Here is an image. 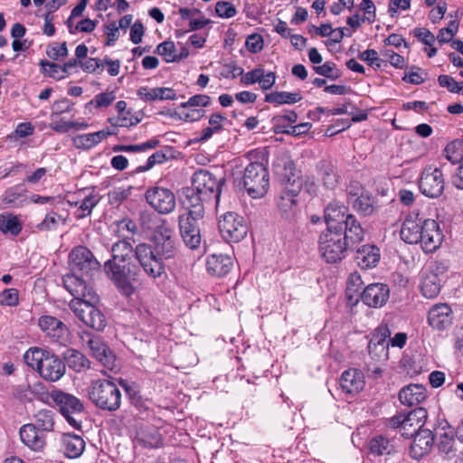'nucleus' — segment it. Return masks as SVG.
I'll list each match as a JSON object with an SVG mask.
<instances>
[{
	"label": "nucleus",
	"instance_id": "nucleus-1",
	"mask_svg": "<svg viewBox=\"0 0 463 463\" xmlns=\"http://www.w3.org/2000/svg\"><path fill=\"white\" fill-rule=\"evenodd\" d=\"M400 235L406 243H420L426 253L434 252L443 240L439 223L435 220L420 217L418 213H411L406 216Z\"/></svg>",
	"mask_w": 463,
	"mask_h": 463
},
{
	"label": "nucleus",
	"instance_id": "nucleus-25",
	"mask_svg": "<svg viewBox=\"0 0 463 463\" xmlns=\"http://www.w3.org/2000/svg\"><path fill=\"white\" fill-rule=\"evenodd\" d=\"M452 310L447 304L433 306L428 313L430 326L437 330H444L452 324Z\"/></svg>",
	"mask_w": 463,
	"mask_h": 463
},
{
	"label": "nucleus",
	"instance_id": "nucleus-51",
	"mask_svg": "<svg viewBox=\"0 0 463 463\" xmlns=\"http://www.w3.org/2000/svg\"><path fill=\"white\" fill-rule=\"evenodd\" d=\"M108 120L113 127L116 128H130L140 122L139 118L131 114L118 115V117L109 118Z\"/></svg>",
	"mask_w": 463,
	"mask_h": 463
},
{
	"label": "nucleus",
	"instance_id": "nucleus-45",
	"mask_svg": "<svg viewBox=\"0 0 463 463\" xmlns=\"http://www.w3.org/2000/svg\"><path fill=\"white\" fill-rule=\"evenodd\" d=\"M36 427L42 431H52L54 426L53 412L50 410H41L34 415Z\"/></svg>",
	"mask_w": 463,
	"mask_h": 463
},
{
	"label": "nucleus",
	"instance_id": "nucleus-33",
	"mask_svg": "<svg viewBox=\"0 0 463 463\" xmlns=\"http://www.w3.org/2000/svg\"><path fill=\"white\" fill-rule=\"evenodd\" d=\"M135 442L143 448H157L161 444V435L154 426H142L137 430Z\"/></svg>",
	"mask_w": 463,
	"mask_h": 463
},
{
	"label": "nucleus",
	"instance_id": "nucleus-5",
	"mask_svg": "<svg viewBox=\"0 0 463 463\" xmlns=\"http://www.w3.org/2000/svg\"><path fill=\"white\" fill-rule=\"evenodd\" d=\"M98 301L99 297L96 294L84 300H71L69 307L75 316L87 326L100 331L106 326V318L102 312L95 306Z\"/></svg>",
	"mask_w": 463,
	"mask_h": 463
},
{
	"label": "nucleus",
	"instance_id": "nucleus-64",
	"mask_svg": "<svg viewBox=\"0 0 463 463\" xmlns=\"http://www.w3.org/2000/svg\"><path fill=\"white\" fill-rule=\"evenodd\" d=\"M359 59L367 62L369 66L380 68L382 60L378 57V52L373 49H368L358 55Z\"/></svg>",
	"mask_w": 463,
	"mask_h": 463
},
{
	"label": "nucleus",
	"instance_id": "nucleus-18",
	"mask_svg": "<svg viewBox=\"0 0 463 463\" xmlns=\"http://www.w3.org/2000/svg\"><path fill=\"white\" fill-rule=\"evenodd\" d=\"M38 326L48 337L61 345H66L70 340L69 328L55 317L48 315L40 317Z\"/></svg>",
	"mask_w": 463,
	"mask_h": 463
},
{
	"label": "nucleus",
	"instance_id": "nucleus-13",
	"mask_svg": "<svg viewBox=\"0 0 463 463\" xmlns=\"http://www.w3.org/2000/svg\"><path fill=\"white\" fill-rule=\"evenodd\" d=\"M69 267L71 272L91 276L99 270L100 264L88 248L78 246L69 255Z\"/></svg>",
	"mask_w": 463,
	"mask_h": 463
},
{
	"label": "nucleus",
	"instance_id": "nucleus-42",
	"mask_svg": "<svg viewBox=\"0 0 463 463\" xmlns=\"http://www.w3.org/2000/svg\"><path fill=\"white\" fill-rule=\"evenodd\" d=\"M0 231L3 233H11L12 235L16 236L22 231V224L17 216L11 213H1Z\"/></svg>",
	"mask_w": 463,
	"mask_h": 463
},
{
	"label": "nucleus",
	"instance_id": "nucleus-28",
	"mask_svg": "<svg viewBox=\"0 0 463 463\" xmlns=\"http://www.w3.org/2000/svg\"><path fill=\"white\" fill-rule=\"evenodd\" d=\"M364 373L354 368L345 370L340 378V387L343 392L348 394H356L364 387Z\"/></svg>",
	"mask_w": 463,
	"mask_h": 463
},
{
	"label": "nucleus",
	"instance_id": "nucleus-15",
	"mask_svg": "<svg viewBox=\"0 0 463 463\" xmlns=\"http://www.w3.org/2000/svg\"><path fill=\"white\" fill-rule=\"evenodd\" d=\"M146 200L147 203L157 213L168 214L172 213L176 205L174 193L164 187H152L146 192Z\"/></svg>",
	"mask_w": 463,
	"mask_h": 463
},
{
	"label": "nucleus",
	"instance_id": "nucleus-23",
	"mask_svg": "<svg viewBox=\"0 0 463 463\" xmlns=\"http://www.w3.org/2000/svg\"><path fill=\"white\" fill-rule=\"evenodd\" d=\"M348 209L343 203L337 201L330 203L325 209V221L326 230L340 231L344 230L343 225L347 220Z\"/></svg>",
	"mask_w": 463,
	"mask_h": 463
},
{
	"label": "nucleus",
	"instance_id": "nucleus-52",
	"mask_svg": "<svg viewBox=\"0 0 463 463\" xmlns=\"http://www.w3.org/2000/svg\"><path fill=\"white\" fill-rule=\"evenodd\" d=\"M40 65L42 67L43 72L49 77H52L57 80H61L65 77L62 73V67L60 64L46 60H42L40 61Z\"/></svg>",
	"mask_w": 463,
	"mask_h": 463
},
{
	"label": "nucleus",
	"instance_id": "nucleus-11",
	"mask_svg": "<svg viewBox=\"0 0 463 463\" xmlns=\"http://www.w3.org/2000/svg\"><path fill=\"white\" fill-rule=\"evenodd\" d=\"M224 182V178H217L208 170L201 169L194 174L192 186L201 194L204 200H209L217 206Z\"/></svg>",
	"mask_w": 463,
	"mask_h": 463
},
{
	"label": "nucleus",
	"instance_id": "nucleus-59",
	"mask_svg": "<svg viewBox=\"0 0 463 463\" xmlns=\"http://www.w3.org/2000/svg\"><path fill=\"white\" fill-rule=\"evenodd\" d=\"M361 285V277L356 272L351 273V275L348 278L347 287L345 290V295L349 301L352 300L354 293H359Z\"/></svg>",
	"mask_w": 463,
	"mask_h": 463
},
{
	"label": "nucleus",
	"instance_id": "nucleus-61",
	"mask_svg": "<svg viewBox=\"0 0 463 463\" xmlns=\"http://www.w3.org/2000/svg\"><path fill=\"white\" fill-rule=\"evenodd\" d=\"M211 103V98L205 94H196L189 98L185 102H183L180 106L181 109H186L188 107H207Z\"/></svg>",
	"mask_w": 463,
	"mask_h": 463
},
{
	"label": "nucleus",
	"instance_id": "nucleus-60",
	"mask_svg": "<svg viewBox=\"0 0 463 463\" xmlns=\"http://www.w3.org/2000/svg\"><path fill=\"white\" fill-rule=\"evenodd\" d=\"M46 53L52 60L57 61L68 55L67 44L65 42L59 44L57 43L48 46Z\"/></svg>",
	"mask_w": 463,
	"mask_h": 463
},
{
	"label": "nucleus",
	"instance_id": "nucleus-47",
	"mask_svg": "<svg viewBox=\"0 0 463 463\" xmlns=\"http://www.w3.org/2000/svg\"><path fill=\"white\" fill-rule=\"evenodd\" d=\"M162 218L150 212H142L139 215V224L145 232H152L162 222Z\"/></svg>",
	"mask_w": 463,
	"mask_h": 463
},
{
	"label": "nucleus",
	"instance_id": "nucleus-35",
	"mask_svg": "<svg viewBox=\"0 0 463 463\" xmlns=\"http://www.w3.org/2000/svg\"><path fill=\"white\" fill-rule=\"evenodd\" d=\"M64 455L69 458H79L85 449L84 439L76 434H64L61 439Z\"/></svg>",
	"mask_w": 463,
	"mask_h": 463
},
{
	"label": "nucleus",
	"instance_id": "nucleus-8",
	"mask_svg": "<svg viewBox=\"0 0 463 463\" xmlns=\"http://www.w3.org/2000/svg\"><path fill=\"white\" fill-rule=\"evenodd\" d=\"M427 417V410L423 407H418L408 413H399L392 417L388 420V426L398 429L402 437L411 439L423 429Z\"/></svg>",
	"mask_w": 463,
	"mask_h": 463
},
{
	"label": "nucleus",
	"instance_id": "nucleus-22",
	"mask_svg": "<svg viewBox=\"0 0 463 463\" xmlns=\"http://www.w3.org/2000/svg\"><path fill=\"white\" fill-rule=\"evenodd\" d=\"M390 290L387 285L373 283L368 285L360 294L362 301L370 307H381L387 302Z\"/></svg>",
	"mask_w": 463,
	"mask_h": 463
},
{
	"label": "nucleus",
	"instance_id": "nucleus-48",
	"mask_svg": "<svg viewBox=\"0 0 463 463\" xmlns=\"http://www.w3.org/2000/svg\"><path fill=\"white\" fill-rule=\"evenodd\" d=\"M99 199L96 194H90L86 196L80 203L79 208L75 212L77 219H82L90 215L92 209L99 203Z\"/></svg>",
	"mask_w": 463,
	"mask_h": 463
},
{
	"label": "nucleus",
	"instance_id": "nucleus-38",
	"mask_svg": "<svg viewBox=\"0 0 463 463\" xmlns=\"http://www.w3.org/2000/svg\"><path fill=\"white\" fill-rule=\"evenodd\" d=\"M317 169L318 178L324 186L327 189L335 188L338 182L335 165L331 162L323 160L317 164Z\"/></svg>",
	"mask_w": 463,
	"mask_h": 463
},
{
	"label": "nucleus",
	"instance_id": "nucleus-43",
	"mask_svg": "<svg viewBox=\"0 0 463 463\" xmlns=\"http://www.w3.org/2000/svg\"><path fill=\"white\" fill-rule=\"evenodd\" d=\"M352 206L354 211L364 216L372 215L375 211L373 198L364 193L352 202Z\"/></svg>",
	"mask_w": 463,
	"mask_h": 463
},
{
	"label": "nucleus",
	"instance_id": "nucleus-44",
	"mask_svg": "<svg viewBox=\"0 0 463 463\" xmlns=\"http://www.w3.org/2000/svg\"><path fill=\"white\" fill-rule=\"evenodd\" d=\"M443 155L452 164L461 162L463 159V141L454 140L448 144L443 151Z\"/></svg>",
	"mask_w": 463,
	"mask_h": 463
},
{
	"label": "nucleus",
	"instance_id": "nucleus-49",
	"mask_svg": "<svg viewBox=\"0 0 463 463\" xmlns=\"http://www.w3.org/2000/svg\"><path fill=\"white\" fill-rule=\"evenodd\" d=\"M159 144V141L156 138L150 139L146 142L138 145H118L113 147L114 152H142L148 149L155 148Z\"/></svg>",
	"mask_w": 463,
	"mask_h": 463
},
{
	"label": "nucleus",
	"instance_id": "nucleus-21",
	"mask_svg": "<svg viewBox=\"0 0 463 463\" xmlns=\"http://www.w3.org/2000/svg\"><path fill=\"white\" fill-rule=\"evenodd\" d=\"M64 288L73 296L72 300H84L96 295L80 274L71 272L62 278Z\"/></svg>",
	"mask_w": 463,
	"mask_h": 463
},
{
	"label": "nucleus",
	"instance_id": "nucleus-19",
	"mask_svg": "<svg viewBox=\"0 0 463 463\" xmlns=\"http://www.w3.org/2000/svg\"><path fill=\"white\" fill-rule=\"evenodd\" d=\"M85 337L87 338V345L90 349L92 355L99 360L105 368L110 371L114 370L116 367V356L109 347L98 336L85 333L81 335V339L85 340Z\"/></svg>",
	"mask_w": 463,
	"mask_h": 463
},
{
	"label": "nucleus",
	"instance_id": "nucleus-3",
	"mask_svg": "<svg viewBox=\"0 0 463 463\" xmlns=\"http://www.w3.org/2000/svg\"><path fill=\"white\" fill-rule=\"evenodd\" d=\"M24 360L28 366L36 370L41 377L48 382L59 381L66 372L63 360L46 349L32 347L25 352Z\"/></svg>",
	"mask_w": 463,
	"mask_h": 463
},
{
	"label": "nucleus",
	"instance_id": "nucleus-55",
	"mask_svg": "<svg viewBox=\"0 0 463 463\" xmlns=\"http://www.w3.org/2000/svg\"><path fill=\"white\" fill-rule=\"evenodd\" d=\"M152 233L153 243L173 239V231L168 226L167 222L164 219L162 220V222L158 224V227L152 232Z\"/></svg>",
	"mask_w": 463,
	"mask_h": 463
},
{
	"label": "nucleus",
	"instance_id": "nucleus-14",
	"mask_svg": "<svg viewBox=\"0 0 463 463\" xmlns=\"http://www.w3.org/2000/svg\"><path fill=\"white\" fill-rule=\"evenodd\" d=\"M283 191L278 203L279 209L285 217H289L297 212L298 202L296 197L302 188V181L293 175L282 180Z\"/></svg>",
	"mask_w": 463,
	"mask_h": 463
},
{
	"label": "nucleus",
	"instance_id": "nucleus-4",
	"mask_svg": "<svg viewBox=\"0 0 463 463\" xmlns=\"http://www.w3.org/2000/svg\"><path fill=\"white\" fill-rule=\"evenodd\" d=\"M87 394L95 406L103 411H115L120 407V390L109 380L92 381L87 388Z\"/></svg>",
	"mask_w": 463,
	"mask_h": 463
},
{
	"label": "nucleus",
	"instance_id": "nucleus-2",
	"mask_svg": "<svg viewBox=\"0 0 463 463\" xmlns=\"http://www.w3.org/2000/svg\"><path fill=\"white\" fill-rule=\"evenodd\" d=\"M178 255L174 239L148 243H139L135 248V258L147 276L160 278L165 273L164 260H173Z\"/></svg>",
	"mask_w": 463,
	"mask_h": 463
},
{
	"label": "nucleus",
	"instance_id": "nucleus-16",
	"mask_svg": "<svg viewBox=\"0 0 463 463\" xmlns=\"http://www.w3.org/2000/svg\"><path fill=\"white\" fill-rule=\"evenodd\" d=\"M445 181L439 168L426 167L420 175L419 187L427 197L438 198L444 191Z\"/></svg>",
	"mask_w": 463,
	"mask_h": 463
},
{
	"label": "nucleus",
	"instance_id": "nucleus-9",
	"mask_svg": "<svg viewBox=\"0 0 463 463\" xmlns=\"http://www.w3.org/2000/svg\"><path fill=\"white\" fill-rule=\"evenodd\" d=\"M242 183L250 197H263L268 192L269 184V173L265 165L260 162L248 165L244 170Z\"/></svg>",
	"mask_w": 463,
	"mask_h": 463
},
{
	"label": "nucleus",
	"instance_id": "nucleus-34",
	"mask_svg": "<svg viewBox=\"0 0 463 463\" xmlns=\"http://www.w3.org/2000/svg\"><path fill=\"white\" fill-rule=\"evenodd\" d=\"M368 450L370 454L377 457L391 455L396 452V445L393 439L377 435L368 441Z\"/></svg>",
	"mask_w": 463,
	"mask_h": 463
},
{
	"label": "nucleus",
	"instance_id": "nucleus-57",
	"mask_svg": "<svg viewBox=\"0 0 463 463\" xmlns=\"http://www.w3.org/2000/svg\"><path fill=\"white\" fill-rule=\"evenodd\" d=\"M116 99L115 91H106L97 94L89 104H95L96 108H107Z\"/></svg>",
	"mask_w": 463,
	"mask_h": 463
},
{
	"label": "nucleus",
	"instance_id": "nucleus-53",
	"mask_svg": "<svg viewBox=\"0 0 463 463\" xmlns=\"http://www.w3.org/2000/svg\"><path fill=\"white\" fill-rule=\"evenodd\" d=\"M314 71L316 73L331 80H336L340 77V71L332 61H326L323 65L315 66Z\"/></svg>",
	"mask_w": 463,
	"mask_h": 463
},
{
	"label": "nucleus",
	"instance_id": "nucleus-20",
	"mask_svg": "<svg viewBox=\"0 0 463 463\" xmlns=\"http://www.w3.org/2000/svg\"><path fill=\"white\" fill-rule=\"evenodd\" d=\"M445 270L446 267L442 262L436 261L433 268L423 275L420 290L425 298H434L439 294L441 288L439 275Z\"/></svg>",
	"mask_w": 463,
	"mask_h": 463
},
{
	"label": "nucleus",
	"instance_id": "nucleus-37",
	"mask_svg": "<svg viewBox=\"0 0 463 463\" xmlns=\"http://www.w3.org/2000/svg\"><path fill=\"white\" fill-rule=\"evenodd\" d=\"M62 355L65 365L67 364L76 373L83 372L90 367V360L76 349H67Z\"/></svg>",
	"mask_w": 463,
	"mask_h": 463
},
{
	"label": "nucleus",
	"instance_id": "nucleus-31",
	"mask_svg": "<svg viewBox=\"0 0 463 463\" xmlns=\"http://www.w3.org/2000/svg\"><path fill=\"white\" fill-rule=\"evenodd\" d=\"M184 203L188 209V212L184 214L203 217L204 213V205L212 203L209 200H204L203 196H201V194L195 191V188L192 186L185 192Z\"/></svg>",
	"mask_w": 463,
	"mask_h": 463
},
{
	"label": "nucleus",
	"instance_id": "nucleus-63",
	"mask_svg": "<svg viewBox=\"0 0 463 463\" xmlns=\"http://www.w3.org/2000/svg\"><path fill=\"white\" fill-rule=\"evenodd\" d=\"M245 45L250 52L257 53L263 49V38L259 33H252L247 37Z\"/></svg>",
	"mask_w": 463,
	"mask_h": 463
},
{
	"label": "nucleus",
	"instance_id": "nucleus-36",
	"mask_svg": "<svg viewBox=\"0 0 463 463\" xmlns=\"http://www.w3.org/2000/svg\"><path fill=\"white\" fill-rule=\"evenodd\" d=\"M356 261L363 269L375 267L380 260V250L373 245H364L356 252Z\"/></svg>",
	"mask_w": 463,
	"mask_h": 463
},
{
	"label": "nucleus",
	"instance_id": "nucleus-32",
	"mask_svg": "<svg viewBox=\"0 0 463 463\" xmlns=\"http://www.w3.org/2000/svg\"><path fill=\"white\" fill-rule=\"evenodd\" d=\"M343 227V238L348 242L349 247L360 243L364 240V231L353 214L347 215V220Z\"/></svg>",
	"mask_w": 463,
	"mask_h": 463
},
{
	"label": "nucleus",
	"instance_id": "nucleus-10",
	"mask_svg": "<svg viewBox=\"0 0 463 463\" xmlns=\"http://www.w3.org/2000/svg\"><path fill=\"white\" fill-rule=\"evenodd\" d=\"M50 397L69 424L77 430L80 429L81 420L78 419V416L84 411V406L80 400L61 390L52 391Z\"/></svg>",
	"mask_w": 463,
	"mask_h": 463
},
{
	"label": "nucleus",
	"instance_id": "nucleus-27",
	"mask_svg": "<svg viewBox=\"0 0 463 463\" xmlns=\"http://www.w3.org/2000/svg\"><path fill=\"white\" fill-rule=\"evenodd\" d=\"M413 442L410 448L411 456L420 459L432 448L434 435L429 429H421L413 437Z\"/></svg>",
	"mask_w": 463,
	"mask_h": 463
},
{
	"label": "nucleus",
	"instance_id": "nucleus-6",
	"mask_svg": "<svg viewBox=\"0 0 463 463\" xmlns=\"http://www.w3.org/2000/svg\"><path fill=\"white\" fill-rule=\"evenodd\" d=\"M320 255L328 263H336L343 260L348 242L343 238V231L326 230L321 232L318 240Z\"/></svg>",
	"mask_w": 463,
	"mask_h": 463
},
{
	"label": "nucleus",
	"instance_id": "nucleus-24",
	"mask_svg": "<svg viewBox=\"0 0 463 463\" xmlns=\"http://www.w3.org/2000/svg\"><path fill=\"white\" fill-rule=\"evenodd\" d=\"M20 438L25 446L34 451L42 450L46 444L43 431L39 430L36 425L33 423L24 424L21 427Z\"/></svg>",
	"mask_w": 463,
	"mask_h": 463
},
{
	"label": "nucleus",
	"instance_id": "nucleus-46",
	"mask_svg": "<svg viewBox=\"0 0 463 463\" xmlns=\"http://www.w3.org/2000/svg\"><path fill=\"white\" fill-rule=\"evenodd\" d=\"M182 109L180 111H169L167 115L175 119H180L187 122H194L199 120L204 116L205 111L202 109H191L190 110H184Z\"/></svg>",
	"mask_w": 463,
	"mask_h": 463
},
{
	"label": "nucleus",
	"instance_id": "nucleus-12",
	"mask_svg": "<svg viewBox=\"0 0 463 463\" xmlns=\"http://www.w3.org/2000/svg\"><path fill=\"white\" fill-rule=\"evenodd\" d=\"M218 226L222 238L228 242H239L248 232L244 218L232 212L224 213L219 220Z\"/></svg>",
	"mask_w": 463,
	"mask_h": 463
},
{
	"label": "nucleus",
	"instance_id": "nucleus-41",
	"mask_svg": "<svg viewBox=\"0 0 463 463\" xmlns=\"http://www.w3.org/2000/svg\"><path fill=\"white\" fill-rule=\"evenodd\" d=\"M133 250L131 244L126 241H118L111 248L112 258L108 261H131Z\"/></svg>",
	"mask_w": 463,
	"mask_h": 463
},
{
	"label": "nucleus",
	"instance_id": "nucleus-54",
	"mask_svg": "<svg viewBox=\"0 0 463 463\" xmlns=\"http://www.w3.org/2000/svg\"><path fill=\"white\" fill-rule=\"evenodd\" d=\"M19 304V293L16 288H6L0 293V306L16 307Z\"/></svg>",
	"mask_w": 463,
	"mask_h": 463
},
{
	"label": "nucleus",
	"instance_id": "nucleus-40",
	"mask_svg": "<svg viewBox=\"0 0 463 463\" xmlns=\"http://www.w3.org/2000/svg\"><path fill=\"white\" fill-rule=\"evenodd\" d=\"M302 99L298 92L275 91L265 96L264 100L276 106L295 104Z\"/></svg>",
	"mask_w": 463,
	"mask_h": 463
},
{
	"label": "nucleus",
	"instance_id": "nucleus-50",
	"mask_svg": "<svg viewBox=\"0 0 463 463\" xmlns=\"http://www.w3.org/2000/svg\"><path fill=\"white\" fill-rule=\"evenodd\" d=\"M156 52L164 57L166 62H176V48L173 42L165 41L156 47Z\"/></svg>",
	"mask_w": 463,
	"mask_h": 463
},
{
	"label": "nucleus",
	"instance_id": "nucleus-30",
	"mask_svg": "<svg viewBox=\"0 0 463 463\" xmlns=\"http://www.w3.org/2000/svg\"><path fill=\"white\" fill-rule=\"evenodd\" d=\"M398 397L405 406H417L427 398V391L421 384H409L399 392Z\"/></svg>",
	"mask_w": 463,
	"mask_h": 463
},
{
	"label": "nucleus",
	"instance_id": "nucleus-26",
	"mask_svg": "<svg viewBox=\"0 0 463 463\" xmlns=\"http://www.w3.org/2000/svg\"><path fill=\"white\" fill-rule=\"evenodd\" d=\"M233 267V260L230 255L213 253L207 257L206 268L210 275L214 277L226 276Z\"/></svg>",
	"mask_w": 463,
	"mask_h": 463
},
{
	"label": "nucleus",
	"instance_id": "nucleus-29",
	"mask_svg": "<svg viewBox=\"0 0 463 463\" xmlns=\"http://www.w3.org/2000/svg\"><path fill=\"white\" fill-rule=\"evenodd\" d=\"M116 132L109 129H102L89 134H80L72 137V145L80 150H90L106 139L108 137L115 135Z\"/></svg>",
	"mask_w": 463,
	"mask_h": 463
},
{
	"label": "nucleus",
	"instance_id": "nucleus-39",
	"mask_svg": "<svg viewBox=\"0 0 463 463\" xmlns=\"http://www.w3.org/2000/svg\"><path fill=\"white\" fill-rule=\"evenodd\" d=\"M456 432L450 426L443 427L440 431L436 432L438 439L437 446L440 452L449 455L454 452Z\"/></svg>",
	"mask_w": 463,
	"mask_h": 463
},
{
	"label": "nucleus",
	"instance_id": "nucleus-62",
	"mask_svg": "<svg viewBox=\"0 0 463 463\" xmlns=\"http://www.w3.org/2000/svg\"><path fill=\"white\" fill-rule=\"evenodd\" d=\"M216 14L222 18H232L236 14V8L232 4L226 1H220L215 5Z\"/></svg>",
	"mask_w": 463,
	"mask_h": 463
},
{
	"label": "nucleus",
	"instance_id": "nucleus-17",
	"mask_svg": "<svg viewBox=\"0 0 463 463\" xmlns=\"http://www.w3.org/2000/svg\"><path fill=\"white\" fill-rule=\"evenodd\" d=\"M201 218L191 214H181L178 218L180 235L185 246L191 250L199 248L202 242L201 230L198 223Z\"/></svg>",
	"mask_w": 463,
	"mask_h": 463
},
{
	"label": "nucleus",
	"instance_id": "nucleus-56",
	"mask_svg": "<svg viewBox=\"0 0 463 463\" xmlns=\"http://www.w3.org/2000/svg\"><path fill=\"white\" fill-rule=\"evenodd\" d=\"M390 336H391V331L388 328V326H380L374 330V332L372 335V338L369 342L373 343V345H374V343H376V344H383L386 345H390V341H389Z\"/></svg>",
	"mask_w": 463,
	"mask_h": 463
},
{
	"label": "nucleus",
	"instance_id": "nucleus-58",
	"mask_svg": "<svg viewBox=\"0 0 463 463\" xmlns=\"http://www.w3.org/2000/svg\"><path fill=\"white\" fill-rule=\"evenodd\" d=\"M61 219V217L58 213L52 212L46 214L45 218L36 227L39 231L43 232L55 230Z\"/></svg>",
	"mask_w": 463,
	"mask_h": 463
},
{
	"label": "nucleus",
	"instance_id": "nucleus-7",
	"mask_svg": "<svg viewBox=\"0 0 463 463\" xmlns=\"http://www.w3.org/2000/svg\"><path fill=\"white\" fill-rule=\"evenodd\" d=\"M136 266L131 261H106L104 270L118 290L125 296H131L135 288L131 280L137 275Z\"/></svg>",
	"mask_w": 463,
	"mask_h": 463
}]
</instances>
